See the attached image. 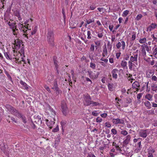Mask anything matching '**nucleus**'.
I'll return each instance as SVG.
<instances>
[{
  "instance_id": "ddd939ff",
  "label": "nucleus",
  "mask_w": 157,
  "mask_h": 157,
  "mask_svg": "<svg viewBox=\"0 0 157 157\" xmlns=\"http://www.w3.org/2000/svg\"><path fill=\"white\" fill-rule=\"evenodd\" d=\"M132 54L133 56H131L130 57V60L134 63L137 64L138 55L137 54H134V53H132Z\"/></svg>"
},
{
  "instance_id": "f3484780",
  "label": "nucleus",
  "mask_w": 157,
  "mask_h": 157,
  "mask_svg": "<svg viewBox=\"0 0 157 157\" xmlns=\"http://www.w3.org/2000/svg\"><path fill=\"white\" fill-rule=\"evenodd\" d=\"M119 72V70L117 68L114 69L111 72L113 78L116 79L117 78V73Z\"/></svg>"
},
{
  "instance_id": "412c9836",
  "label": "nucleus",
  "mask_w": 157,
  "mask_h": 157,
  "mask_svg": "<svg viewBox=\"0 0 157 157\" xmlns=\"http://www.w3.org/2000/svg\"><path fill=\"white\" fill-rule=\"evenodd\" d=\"M144 104L147 109H149L151 108V104L149 101H146L145 102Z\"/></svg>"
},
{
  "instance_id": "bf43d9fd",
  "label": "nucleus",
  "mask_w": 157,
  "mask_h": 157,
  "mask_svg": "<svg viewBox=\"0 0 157 157\" xmlns=\"http://www.w3.org/2000/svg\"><path fill=\"white\" fill-rule=\"evenodd\" d=\"M107 114L106 113H104L102 114H101V117L103 118H105L107 116Z\"/></svg>"
},
{
  "instance_id": "0eeeda50",
  "label": "nucleus",
  "mask_w": 157,
  "mask_h": 157,
  "mask_svg": "<svg viewBox=\"0 0 157 157\" xmlns=\"http://www.w3.org/2000/svg\"><path fill=\"white\" fill-rule=\"evenodd\" d=\"M1 148L3 152L6 154H8L11 151V149L9 147L5 144L4 143H2L0 144Z\"/></svg>"
},
{
  "instance_id": "5701e85b",
  "label": "nucleus",
  "mask_w": 157,
  "mask_h": 157,
  "mask_svg": "<svg viewBox=\"0 0 157 157\" xmlns=\"http://www.w3.org/2000/svg\"><path fill=\"white\" fill-rule=\"evenodd\" d=\"M24 45H22L20 47V50L18 51V53L23 55L24 56Z\"/></svg>"
},
{
  "instance_id": "393cba45",
  "label": "nucleus",
  "mask_w": 157,
  "mask_h": 157,
  "mask_svg": "<svg viewBox=\"0 0 157 157\" xmlns=\"http://www.w3.org/2000/svg\"><path fill=\"white\" fill-rule=\"evenodd\" d=\"M133 62L129 60L128 62V67L129 69L132 70V66L134 65V63H133Z\"/></svg>"
},
{
  "instance_id": "774afa93",
  "label": "nucleus",
  "mask_w": 157,
  "mask_h": 157,
  "mask_svg": "<svg viewBox=\"0 0 157 157\" xmlns=\"http://www.w3.org/2000/svg\"><path fill=\"white\" fill-rule=\"evenodd\" d=\"M87 157H95L94 155L93 154H89Z\"/></svg>"
},
{
  "instance_id": "5fc2aeb1",
  "label": "nucleus",
  "mask_w": 157,
  "mask_h": 157,
  "mask_svg": "<svg viewBox=\"0 0 157 157\" xmlns=\"http://www.w3.org/2000/svg\"><path fill=\"white\" fill-rule=\"evenodd\" d=\"M142 17V15L141 14H139L137 16L136 18V19L138 20L140 19Z\"/></svg>"
},
{
  "instance_id": "7ed1b4c3",
  "label": "nucleus",
  "mask_w": 157,
  "mask_h": 157,
  "mask_svg": "<svg viewBox=\"0 0 157 157\" xmlns=\"http://www.w3.org/2000/svg\"><path fill=\"white\" fill-rule=\"evenodd\" d=\"M47 40L49 44L52 46L54 45V34L52 31H49L47 35Z\"/></svg>"
},
{
  "instance_id": "2f4dec72",
  "label": "nucleus",
  "mask_w": 157,
  "mask_h": 157,
  "mask_svg": "<svg viewBox=\"0 0 157 157\" xmlns=\"http://www.w3.org/2000/svg\"><path fill=\"white\" fill-rule=\"evenodd\" d=\"M147 41V39L145 38L143 39H140L139 40V42L140 44H143L145 43Z\"/></svg>"
},
{
  "instance_id": "ea45409f",
  "label": "nucleus",
  "mask_w": 157,
  "mask_h": 157,
  "mask_svg": "<svg viewBox=\"0 0 157 157\" xmlns=\"http://www.w3.org/2000/svg\"><path fill=\"white\" fill-rule=\"evenodd\" d=\"M94 45L93 44H91L90 48V51L93 52L94 50Z\"/></svg>"
},
{
  "instance_id": "c756f323",
  "label": "nucleus",
  "mask_w": 157,
  "mask_h": 157,
  "mask_svg": "<svg viewBox=\"0 0 157 157\" xmlns=\"http://www.w3.org/2000/svg\"><path fill=\"white\" fill-rule=\"evenodd\" d=\"M94 22V19H89L88 20H87L86 21V23L85 25V26H86L87 25H89Z\"/></svg>"
},
{
  "instance_id": "7c9ffc66",
  "label": "nucleus",
  "mask_w": 157,
  "mask_h": 157,
  "mask_svg": "<svg viewBox=\"0 0 157 157\" xmlns=\"http://www.w3.org/2000/svg\"><path fill=\"white\" fill-rule=\"evenodd\" d=\"M101 30L102 31L100 33H98V36L100 38H102L103 36V29H101Z\"/></svg>"
},
{
  "instance_id": "b1692460",
  "label": "nucleus",
  "mask_w": 157,
  "mask_h": 157,
  "mask_svg": "<svg viewBox=\"0 0 157 157\" xmlns=\"http://www.w3.org/2000/svg\"><path fill=\"white\" fill-rule=\"evenodd\" d=\"M152 96L149 94H146L145 96V98L149 101H151L152 100Z\"/></svg>"
},
{
  "instance_id": "69168bd1",
  "label": "nucleus",
  "mask_w": 157,
  "mask_h": 157,
  "mask_svg": "<svg viewBox=\"0 0 157 157\" xmlns=\"http://www.w3.org/2000/svg\"><path fill=\"white\" fill-rule=\"evenodd\" d=\"M1 1V2L2 3V4L3 5V6H2V8H4V4H6V1L5 0H0Z\"/></svg>"
},
{
  "instance_id": "a878e982",
  "label": "nucleus",
  "mask_w": 157,
  "mask_h": 157,
  "mask_svg": "<svg viewBox=\"0 0 157 157\" xmlns=\"http://www.w3.org/2000/svg\"><path fill=\"white\" fill-rule=\"evenodd\" d=\"M20 83L21 85H22L24 86V87H25V88L27 90L28 89L29 87L28 86L26 83L24 82L22 80H21L20 81Z\"/></svg>"
},
{
  "instance_id": "cd10ccee",
  "label": "nucleus",
  "mask_w": 157,
  "mask_h": 157,
  "mask_svg": "<svg viewBox=\"0 0 157 157\" xmlns=\"http://www.w3.org/2000/svg\"><path fill=\"white\" fill-rule=\"evenodd\" d=\"M155 152V150L152 147H150L149 149H148V153L153 154Z\"/></svg>"
},
{
  "instance_id": "13d9d810",
  "label": "nucleus",
  "mask_w": 157,
  "mask_h": 157,
  "mask_svg": "<svg viewBox=\"0 0 157 157\" xmlns=\"http://www.w3.org/2000/svg\"><path fill=\"white\" fill-rule=\"evenodd\" d=\"M94 43L97 46H99L100 44L101 41L97 40L95 41H94Z\"/></svg>"
},
{
  "instance_id": "f8f14e48",
  "label": "nucleus",
  "mask_w": 157,
  "mask_h": 157,
  "mask_svg": "<svg viewBox=\"0 0 157 157\" xmlns=\"http://www.w3.org/2000/svg\"><path fill=\"white\" fill-rule=\"evenodd\" d=\"M23 44H22L21 41L18 40V39H16L15 40L14 46L15 49H19L21 46Z\"/></svg>"
},
{
  "instance_id": "864d4df0",
  "label": "nucleus",
  "mask_w": 157,
  "mask_h": 157,
  "mask_svg": "<svg viewBox=\"0 0 157 157\" xmlns=\"http://www.w3.org/2000/svg\"><path fill=\"white\" fill-rule=\"evenodd\" d=\"M144 47L145 48H146V50L147 52H149L150 51L149 48V46H147V45H145V44L144 45Z\"/></svg>"
},
{
  "instance_id": "f704fd0d",
  "label": "nucleus",
  "mask_w": 157,
  "mask_h": 157,
  "mask_svg": "<svg viewBox=\"0 0 157 157\" xmlns=\"http://www.w3.org/2000/svg\"><path fill=\"white\" fill-rule=\"evenodd\" d=\"M100 104L98 102H94L92 101L91 102V105H92V106H93L99 105Z\"/></svg>"
},
{
  "instance_id": "1a4fd4ad",
  "label": "nucleus",
  "mask_w": 157,
  "mask_h": 157,
  "mask_svg": "<svg viewBox=\"0 0 157 157\" xmlns=\"http://www.w3.org/2000/svg\"><path fill=\"white\" fill-rule=\"evenodd\" d=\"M57 82V80L56 79H55L53 83V86L52 88V89L56 91V94L57 95H58L61 93V91L59 90Z\"/></svg>"
},
{
  "instance_id": "6e6d98bb",
  "label": "nucleus",
  "mask_w": 157,
  "mask_h": 157,
  "mask_svg": "<svg viewBox=\"0 0 157 157\" xmlns=\"http://www.w3.org/2000/svg\"><path fill=\"white\" fill-rule=\"evenodd\" d=\"M136 37V34H133L132 36V37L131 38V41L134 40L135 39Z\"/></svg>"
},
{
  "instance_id": "58836bf2",
  "label": "nucleus",
  "mask_w": 157,
  "mask_h": 157,
  "mask_svg": "<svg viewBox=\"0 0 157 157\" xmlns=\"http://www.w3.org/2000/svg\"><path fill=\"white\" fill-rule=\"evenodd\" d=\"M121 133L124 136H126L128 134V132L126 130H122L121 132Z\"/></svg>"
},
{
  "instance_id": "473e14b6",
  "label": "nucleus",
  "mask_w": 157,
  "mask_h": 157,
  "mask_svg": "<svg viewBox=\"0 0 157 157\" xmlns=\"http://www.w3.org/2000/svg\"><path fill=\"white\" fill-rule=\"evenodd\" d=\"M129 11L128 10H125L123 12L122 16L123 17H125L129 13Z\"/></svg>"
},
{
  "instance_id": "2eb2a0df",
  "label": "nucleus",
  "mask_w": 157,
  "mask_h": 157,
  "mask_svg": "<svg viewBox=\"0 0 157 157\" xmlns=\"http://www.w3.org/2000/svg\"><path fill=\"white\" fill-rule=\"evenodd\" d=\"M112 121L113 124H123L124 123V121L123 119L119 118L113 119Z\"/></svg>"
},
{
  "instance_id": "4c0bfd02",
  "label": "nucleus",
  "mask_w": 157,
  "mask_h": 157,
  "mask_svg": "<svg viewBox=\"0 0 157 157\" xmlns=\"http://www.w3.org/2000/svg\"><path fill=\"white\" fill-rule=\"evenodd\" d=\"M92 115L94 116H97L99 114V113H98L97 110H95L92 112Z\"/></svg>"
},
{
  "instance_id": "8fccbe9b",
  "label": "nucleus",
  "mask_w": 157,
  "mask_h": 157,
  "mask_svg": "<svg viewBox=\"0 0 157 157\" xmlns=\"http://www.w3.org/2000/svg\"><path fill=\"white\" fill-rule=\"evenodd\" d=\"M48 81L49 82H50L52 81L53 79V76L50 75L48 77Z\"/></svg>"
},
{
  "instance_id": "49530a36",
  "label": "nucleus",
  "mask_w": 157,
  "mask_h": 157,
  "mask_svg": "<svg viewBox=\"0 0 157 157\" xmlns=\"http://www.w3.org/2000/svg\"><path fill=\"white\" fill-rule=\"evenodd\" d=\"M102 121V119L100 117H98L96 119V122L98 123H100Z\"/></svg>"
},
{
  "instance_id": "4468645a",
  "label": "nucleus",
  "mask_w": 157,
  "mask_h": 157,
  "mask_svg": "<svg viewBox=\"0 0 157 157\" xmlns=\"http://www.w3.org/2000/svg\"><path fill=\"white\" fill-rule=\"evenodd\" d=\"M122 46V49L124 50L125 49V43L124 40H121V42H118L116 44V47L117 49H119Z\"/></svg>"
},
{
  "instance_id": "a211bd4d",
  "label": "nucleus",
  "mask_w": 157,
  "mask_h": 157,
  "mask_svg": "<svg viewBox=\"0 0 157 157\" xmlns=\"http://www.w3.org/2000/svg\"><path fill=\"white\" fill-rule=\"evenodd\" d=\"M131 138V137L130 135H127L124 141V143L126 144H128L130 141Z\"/></svg>"
},
{
  "instance_id": "9d476101",
  "label": "nucleus",
  "mask_w": 157,
  "mask_h": 157,
  "mask_svg": "<svg viewBox=\"0 0 157 157\" xmlns=\"http://www.w3.org/2000/svg\"><path fill=\"white\" fill-rule=\"evenodd\" d=\"M14 115L17 116L18 118H21L24 123H26L27 121L25 117L22 113L19 112L18 111L16 112Z\"/></svg>"
},
{
  "instance_id": "052dcab7",
  "label": "nucleus",
  "mask_w": 157,
  "mask_h": 157,
  "mask_svg": "<svg viewBox=\"0 0 157 157\" xmlns=\"http://www.w3.org/2000/svg\"><path fill=\"white\" fill-rule=\"evenodd\" d=\"M96 7V6L94 5H91L90 6V8L91 10H94Z\"/></svg>"
},
{
  "instance_id": "6e6552de",
  "label": "nucleus",
  "mask_w": 157,
  "mask_h": 157,
  "mask_svg": "<svg viewBox=\"0 0 157 157\" xmlns=\"http://www.w3.org/2000/svg\"><path fill=\"white\" fill-rule=\"evenodd\" d=\"M46 124L50 128H52L55 123V119L53 118H49L48 119H46Z\"/></svg>"
},
{
  "instance_id": "f03ea898",
  "label": "nucleus",
  "mask_w": 157,
  "mask_h": 157,
  "mask_svg": "<svg viewBox=\"0 0 157 157\" xmlns=\"http://www.w3.org/2000/svg\"><path fill=\"white\" fill-rule=\"evenodd\" d=\"M13 56L14 57H13V58H14L16 59V63H18L19 64L21 63V61H23L24 62L25 60L24 59V57L25 56H23V55L18 53L17 54V52H15V50H13Z\"/></svg>"
},
{
  "instance_id": "20e7f679",
  "label": "nucleus",
  "mask_w": 157,
  "mask_h": 157,
  "mask_svg": "<svg viewBox=\"0 0 157 157\" xmlns=\"http://www.w3.org/2000/svg\"><path fill=\"white\" fill-rule=\"evenodd\" d=\"M61 110L63 114L66 116L68 115L69 111L66 102L64 101H62L61 103Z\"/></svg>"
},
{
  "instance_id": "c85d7f7f",
  "label": "nucleus",
  "mask_w": 157,
  "mask_h": 157,
  "mask_svg": "<svg viewBox=\"0 0 157 157\" xmlns=\"http://www.w3.org/2000/svg\"><path fill=\"white\" fill-rule=\"evenodd\" d=\"M109 90L111 91L113 90V84H109L108 85Z\"/></svg>"
},
{
  "instance_id": "bb28decb",
  "label": "nucleus",
  "mask_w": 157,
  "mask_h": 157,
  "mask_svg": "<svg viewBox=\"0 0 157 157\" xmlns=\"http://www.w3.org/2000/svg\"><path fill=\"white\" fill-rule=\"evenodd\" d=\"M156 45H155V47L152 48L153 54L154 56L157 55V47H155Z\"/></svg>"
},
{
  "instance_id": "aec40b11",
  "label": "nucleus",
  "mask_w": 157,
  "mask_h": 157,
  "mask_svg": "<svg viewBox=\"0 0 157 157\" xmlns=\"http://www.w3.org/2000/svg\"><path fill=\"white\" fill-rule=\"evenodd\" d=\"M4 54L6 59H7L11 60L12 58L9 55V53L7 52H5L4 51Z\"/></svg>"
},
{
  "instance_id": "4be33fe9",
  "label": "nucleus",
  "mask_w": 157,
  "mask_h": 157,
  "mask_svg": "<svg viewBox=\"0 0 157 157\" xmlns=\"http://www.w3.org/2000/svg\"><path fill=\"white\" fill-rule=\"evenodd\" d=\"M141 47L142 48L141 51L142 52V55L143 56L145 57L146 56V52L145 50V48L144 46V45H141Z\"/></svg>"
},
{
  "instance_id": "e433bc0d",
  "label": "nucleus",
  "mask_w": 157,
  "mask_h": 157,
  "mask_svg": "<svg viewBox=\"0 0 157 157\" xmlns=\"http://www.w3.org/2000/svg\"><path fill=\"white\" fill-rule=\"evenodd\" d=\"M127 65V62L124 61H122L121 63V65L123 67H126Z\"/></svg>"
},
{
  "instance_id": "09e8293b",
  "label": "nucleus",
  "mask_w": 157,
  "mask_h": 157,
  "mask_svg": "<svg viewBox=\"0 0 157 157\" xmlns=\"http://www.w3.org/2000/svg\"><path fill=\"white\" fill-rule=\"evenodd\" d=\"M59 130L58 125H57L56 128H54V129L52 130V132H57Z\"/></svg>"
},
{
  "instance_id": "3c124183",
  "label": "nucleus",
  "mask_w": 157,
  "mask_h": 157,
  "mask_svg": "<svg viewBox=\"0 0 157 157\" xmlns=\"http://www.w3.org/2000/svg\"><path fill=\"white\" fill-rule=\"evenodd\" d=\"M10 26L11 28L13 29L16 27L15 26V24L14 23H11V25H10Z\"/></svg>"
},
{
  "instance_id": "37998d69",
  "label": "nucleus",
  "mask_w": 157,
  "mask_h": 157,
  "mask_svg": "<svg viewBox=\"0 0 157 157\" xmlns=\"http://www.w3.org/2000/svg\"><path fill=\"white\" fill-rule=\"evenodd\" d=\"M150 25L153 29H155L157 27V25L155 23H152Z\"/></svg>"
},
{
  "instance_id": "423d86ee",
  "label": "nucleus",
  "mask_w": 157,
  "mask_h": 157,
  "mask_svg": "<svg viewBox=\"0 0 157 157\" xmlns=\"http://www.w3.org/2000/svg\"><path fill=\"white\" fill-rule=\"evenodd\" d=\"M149 133V130L148 129H140L138 131L139 136L144 138H146Z\"/></svg>"
},
{
  "instance_id": "680f3d73",
  "label": "nucleus",
  "mask_w": 157,
  "mask_h": 157,
  "mask_svg": "<svg viewBox=\"0 0 157 157\" xmlns=\"http://www.w3.org/2000/svg\"><path fill=\"white\" fill-rule=\"evenodd\" d=\"M152 90L153 91L156 92L157 91V86H153Z\"/></svg>"
},
{
  "instance_id": "de8ad7c7",
  "label": "nucleus",
  "mask_w": 157,
  "mask_h": 157,
  "mask_svg": "<svg viewBox=\"0 0 157 157\" xmlns=\"http://www.w3.org/2000/svg\"><path fill=\"white\" fill-rule=\"evenodd\" d=\"M44 88L49 93H51V91L50 89L49 88V87L47 85H45L44 86Z\"/></svg>"
},
{
  "instance_id": "c9c22d12",
  "label": "nucleus",
  "mask_w": 157,
  "mask_h": 157,
  "mask_svg": "<svg viewBox=\"0 0 157 157\" xmlns=\"http://www.w3.org/2000/svg\"><path fill=\"white\" fill-rule=\"evenodd\" d=\"M90 67L93 69H95L96 68V64L93 63H90Z\"/></svg>"
},
{
  "instance_id": "79ce46f5",
  "label": "nucleus",
  "mask_w": 157,
  "mask_h": 157,
  "mask_svg": "<svg viewBox=\"0 0 157 157\" xmlns=\"http://www.w3.org/2000/svg\"><path fill=\"white\" fill-rule=\"evenodd\" d=\"M126 102L127 104H129L132 102V100L130 98H128L126 99Z\"/></svg>"
},
{
  "instance_id": "a19ab883",
  "label": "nucleus",
  "mask_w": 157,
  "mask_h": 157,
  "mask_svg": "<svg viewBox=\"0 0 157 157\" xmlns=\"http://www.w3.org/2000/svg\"><path fill=\"white\" fill-rule=\"evenodd\" d=\"M87 39H90L91 37V32L90 31H88L87 32Z\"/></svg>"
},
{
  "instance_id": "0e129e2a",
  "label": "nucleus",
  "mask_w": 157,
  "mask_h": 157,
  "mask_svg": "<svg viewBox=\"0 0 157 157\" xmlns=\"http://www.w3.org/2000/svg\"><path fill=\"white\" fill-rule=\"evenodd\" d=\"M61 124L62 127V128H63V127H64L66 124V123L64 122V121H62L61 122Z\"/></svg>"
},
{
  "instance_id": "a18cd8bd",
  "label": "nucleus",
  "mask_w": 157,
  "mask_h": 157,
  "mask_svg": "<svg viewBox=\"0 0 157 157\" xmlns=\"http://www.w3.org/2000/svg\"><path fill=\"white\" fill-rule=\"evenodd\" d=\"M116 106L117 107V108L120 110H121V105L119 104V103L117 101L116 104Z\"/></svg>"
},
{
  "instance_id": "e2e57ef3",
  "label": "nucleus",
  "mask_w": 157,
  "mask_h": 157,
  "mask_svg": "<svg viewBox=\"0 0 157 157\" xmlns=\"http://www.w3.org/2000/svg\"><path fill=\"white\" fill-rule=\"evenodd\" d=\"M7 77L8 78V79L10 80L11 82H13V81H12V78H11V76H10V75H9V74H7Z\"/></svg>"
},
{
  "instance_id": "dca6fc26",
  "label": "nucleus",
  "mask_w": 157,
  "mask_h": 157,
  "mask_svg": "<svg viewBox=\"0 0 157 157\" xmlns=\"http://www.w3.org/2000/svg\"><path fill=\"white\" fill-rule=\"evenodd\" d=\"M140 85L137 81H135L132 84V87L133 89L136 90V91H138L140 89Z\"/></svg>"
},
{
  "instance_id": "9b49d317",
  "label": "nucleus",
  "mask_w": 157,
  "mask_h": 157,
  "mask_svg": "<svg viewBox=\"0 0 157 157\" xmlns=\"http://www.w3.org/2000/svg\"><path fill=\"white\" fill-rule=\"evenodd\" d=\"M6 108L7 110L10 112V113L13 115H15L16 113L18 110H17L13 106L9 104H7L6 105Z\"/></svg>"
},
{
  "instance_id": "4d7b16f0",
  "label": "nucleus",
  "mask_w": 157,
  "mask_h": 157,
  "mask_svg": "<svg viewBox=\"0 0 157 157\" xmlns=\"http://www.w3.org/2000/svg\"><path fill=\"white\" fill-rule=\"evenodd\" d=\"M106 127L107 128H110L111 127V124L109 122H106L105 123Z\"/></svg>"
},
{
  "instance_id": "72a5a7b5",
  "label": "nucleus",
  "mask_w": 157,
  "mask_h": 157,
  "mask_svg": "<svg viewBox=\"0 0 157 157\" xmlns=\"http://www.w3.org/2000/svg\"><path fill=\"white\" fill-rule=\"evenodd\" d=\"M104 46H105V48H104L103 50V53L107 55L108 54V52L106 48V45H104Z\"/></svg>"
},
{
  "instance_id": "6ab92c4d",
  "label": "nucleus",
  "mask_w": 157,
  "mask_h": 157,
  "mask_svg": "<svg viewBox=\"0 0 157 157\" xmlns=\"http://www.w3.org/2000/svg\"><path fill=\"white\" fill-rule=\"evenodd\" d=\"M88 73L90 77V78L95 79L96 78L98 77V76L96 75L94 76L93 74V72L91 71H88Z\"/></svg>"
},
{
  "instance_id": "603ef678",
  "label": "nucleus",
  "mask_w": 157,
  "mask_h": 157,
  "mask_svg": "<svg viewBox=\"0 0 157 157\" xmlns=\"http://www.w3.org/2000/svg\"><path fill=\"white\" fill-rule=\"evenodd\" d=\"M151 80L152 81H156L157 80V77L155 75L152 76Z\"/></svg>"
},
{
  "instance_id": "f257e3e1",
  "label": "nucleus",
  "mask_w": 157,
  "mask_h": 157,
  "mask_svg": "<svg viewBox=\"0 0 157 157\" xmlns=\"http://www.w3.org/2000/svg\"><path fill=\"white\" fill-rule=\"evenodd\" d=\"M18 26L19 29L24 32V34L23 35L30 40H32L33 38V36L35 34L37 30V27L36 26L33 30L31 31L30 26L27 27L21 23L19 24Z\"/></svg>"
},
{
  "instance_id": "39448f33",
  "label": "nucleus",
  "mask_w": 157,
  "mask_h": 157,
  "mask_svg": "<svg viewBox=\"0 0 157 157\" xmlns=\"http://www.w3.org/2000/svg\"><path fill=\"white\" fill-rule=\"evenodd\" d=\"M92 102L91 97L88 94L84 95V104L85 105L88 106L91 105Z\"/></svg>"
},
{
  "instance_id": "c03bdc74",
  "label": "nucleus",
  "mask_w": 157,
  "mask_h": 157,
  "mask_svg": "<svg viewBox=\"0 0 157 157\" xmlns=\"http://www.w3.org/2000/svg\"><path fill=\"white\" fill-rule=\"evenodd\" d=\"M111 132L112 133V134L113 135H116L117 133V131L116 130V129L115 128H113L111 130Z\"/></svg>"
},
{
  "instance_id": "338daca9",
  "label": "nucleus",
  "mask_w": 157,
  "mask_h": 157,
  "mask_svg": "<svg viewBox=\"0 0 157 157\" xmlns=\"http://www.w3.org/2000/svg\"><path fill=\"white\" fill-rule=\"evenodd\" d=\"M142 94L141 93H139L138 94H137V98L138 99H139L142 96Z\"/></svg>"
}]
</instances>
